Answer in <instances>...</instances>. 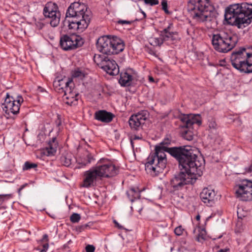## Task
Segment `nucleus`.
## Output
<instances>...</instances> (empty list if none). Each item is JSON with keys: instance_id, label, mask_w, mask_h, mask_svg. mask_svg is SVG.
<instances>
[{"instance_id": "obj_1", "label": "nucleus", "mask_w": 252, "mask_h": 252, "mask_svg": "<svg viewBox=\"0 0 252 252\" xmlns=\"http://www.w3.org/2000/svg\"><path fill=\"white\" fill-rule=\"evenodd\" d=\"M171 140L165 138L162 142L155 146V152L151 153L145 163V170L153 176H157L163 172L167 164L165 152L175 158L178 162L185 165L184 158L194 156L195 155L189 146H180L168 148Z\"/></svg>"}, {"instance_id": "obj_2", "label": "nucleus", "mask_w": 252, "mask_h": 252, "mask_svg": "<svg viewBox=\"0 0 252 252\" xmlns=\"http://www.w3.org/2000/svg\"><path fill=\"white\" fill-rule=\"evenodd\" d=\"M185 165L179 162L180 172L175 174L170 181V191L174 192L182 189L188 184H193L197 178L202 175L204 160L200 157L194 156L184 158Z\"/></svg>"}, {"instance_id": "obj_3", "label": "nucleus", "mask_w": 252, "mask_h": 252, "mask_svg": "<svg viewBox=\"0 0 252 252\" xmlns=\"http://www.w3.org/2000/svg\"><path fill=\"white\" fill-rule=\"evenodd\" d=\"M66 19L63 22L64 26L67 25L69 30L74 32H82L86 29L91 21V14L88 10L87 6L84 3L74 2L70 4L66 12Z\"/></svg>"}, {"instance_id": "obj_4", "label": "nucleus", "mask_w": 252, "mask_h": 252, "mask_svg": "<svg viewBox=\"0 0 252 252\" xmlns=\"http://www.w3.org/2000/svg\"><path fill=\"white\" fill-rule=\"evenodd\" d=\"M224 17L227 23L243 28L251 24L252 20V4L247 2L235 3L227 7Z\"/></svg>"}, {"instance_id": "obj_5", "label": "nucleus", "mask_w": 252, "mask_h": 252, "mask_svg": "<svg viewBox=\"0 0 252 252\" xmlns=\"http://www.w3.org/2000/svg\"><path fill=\"white\" fill-rule=\"evenodd\" d=\"M188 9L192 19L198 23L212 20L211 12L213 10L209 0H189Z\"/></svg>"}, {"instance_id": "obj_6", "label": "nucleus", "mask_w": 252, "mask_h": 252, "mask_svg": "<svg viewBox=\"0 0 252 252\" xmlns=\"http://www.w3.org/2000/svg\"><path fill=\"white\" fill-rule=\"evenodd\" d=\"M238 41L236 34L229 31H220L213 34L212 43L214 48L221 53H226L232 50Z\"/></svg>"}, {"instance_id": "obj_7", "label": "nucleus", "mask_w": 252, "mask_h": 252, "mask_svg": "<svg viewBox=\"0 0 252 252\" xmlns=\"http://www.w3.org/2000/svg\"><path fill=\"white\" fill-rule=\"evenodd\" d=\"M96 45L100 52L109 55L118 54L125 48L124 41L117 36H101L97 39Z\"/></svg>"}, {"instance_id": "obj_8", "label": "nucleus", "mask_w": 252, "mask_h": 252, "mask_svg": "<svg viewBox=\"0 0 252 252\" xmlns=\"http://www.w3.org/2000/svg\"><path fill=\"white\" fill-rule=\"evenodd\" d=\"M236 197L242 201H252V180L244 179L234 187Z\"/></svg>"}, {"instance_id": "obj_9", "label": "nucleus", "mask_w": 252, "mask_h": 252, "mask_svg": "<svg viewBox=\"0 0 252 252\" xmlns=\"http://www.w3.org/2000/svg\"><path fill=\"white\" fill-rule=\"evenodd\" d=\"M101 179L110 178L117 175L119 168L113 162L107 159L101 158L95 166Z\"/></svg>"}, {"instance_id": "obj_10", "label": "nucleus", "mask_w": 252, "mask_h": 252, "mask_svg": "<svg viewBox=\"0 0 252 252\" xmlns=\"http://www.w3.org/2000/svg\"><path fill=\"white\" fill-rule=\"evenodd\" d=\"M94 62L103 70L110 75H116L119 72V68L116 62L110 60L104 55L95 54Z\"/></svg>"}, {"instance_id": "obj_11", "label": "nucleus", "mask_w": 252, "mask_h": 252, "mask_svg": "<svg viewBox=\"0 0 252 252\" xmlns=\"http://www.w3.org/2000/svg\"><path fill=\"white\" fill-rule=\"evenodd\" d=\"M248 52L241 48L232 53L230 60L232 66L241 72H246Z\"/></svg>"}, {"instance_id": "obj_12", "label": "nucleus", "mask_w": 252, "mask_h": 252, "mask_svg": "<svg viewBox=\"0 0 252 252\" xmlns=\"http://www.w3.org/2000/svg\"><path fill=\"white\" fill-rule=\"evenodd\" d=\"M23 101L21 95H18L16 98H14L7 94L4 103L2 104L1 107L5 113L8 115H10V113L17 114L19 112L21 104Z\"/></svg>"}, {"instance_id": "obj_13", "label": "nucleus", "mask_w": 252, "mask_h": 252, "mask_svg": "<svg viewBox=\"0 0 252 252\" xmlns=\"http://www.w3.org/2000/svg\"><path fill=\"white\" fill-rule=\"evenodd\" d=\"M84 43L83 39L76 35H64L60 38V45L65 51L71 50L81 46Z\"/></svg>"}, {"instance_id": "obj_14", "label": "nucleus", "mask_w": 252, "mask_h": 252, "mask_svg": "<svg viewBox=\"0 0 252 252\" xmlns=\"http://www.w3.org/2000/svg\"><path fill=\"white\" fill-rule=\"evenodd\" d=\"M101 180L97 170L94 166L84 172L82 187L86 188L94 187Z\"/></svg>"}, {"instance_id": "obj_15", "label": "nucleus", "mask_w": 252, "mask_h": 252, "mask_svg": "<svg viewBox=\"0 0 252 252\" xmlns=\"http://www.w3.org/2000/svg\"><path fill=\"white\" fill-rule=\"evenodd\" d=\"M148 117L149 113L148 111L141 110L130 116L128 121L129 126L132 129L138 130L145 123Z\"/></svg>"}, {"instance_id": "obj_16", "label": "nucleus", "mask_w": 252, "mask_h": 252, "mask_svg": "<svg viewBox=\"0 0 252 252\" xmlns=\"http://www.w3.org/2000/svg\"><path fill=\"white\" fill-rule=\"evenodd\" d=\"M55 89L59 93H65L68 89L74 87L72 79L68 78L60 79L57 78L53 82Z\"/></svg>"}, {"instance_id": "obj_17", "label": "nucleus", "mask_w": 252, "mask_h": 252, "mask_svg": "<svg viewBox=\"0 0 252 252\" xmlns=\"http://www.w3.org/2000/svg\"><path fill=\"white\" fill-rule=\"evenodd\" d=\"M181 121L183 123L182 127L187 128H190L195 124L198 125L201 124V118L199 115H184L181 117Z\"/></svg>"}, {"instance_id": "obj_18", "label": "nucleus", "mask_w": 252, "mask_h": 252, "mask_svg": "<svg viewBox=\"0 0 252 252\" xmlns=\"http://www.w3.org/2000/svg\"><path fill=\"white\" fill-rule=\"evenodd\" d=\"M136 77V72L132 69L128 68L121 73L119 82L122 86H129Z\"/></svg>"}, {"instance_id": "obj_19", "label": "nucleus", "mask_w": 252, "mask_h": 252, "mask_svg": "<svg viewBox=\"0 0 252 252\" xmlns=\"http://www.w3.org/2000/svg\"><path fill=\"white\" fill-rule=\"evenodd\" d=\"M215 195V191L207 188L203 189L200 194V197L202 201L210 206H212L214 203Z\"/></svg>"}, {"instance_id": "obj_20", "label": "nucleus", "mask_w": 252, "mask_h": 252, "mask_svg": "<svg viewBox=\"0 0 252 252\" xmlns=\"http://www.w3.org/2000/svg\"><path fill=\"white\" fill-rule=\"evenodd\" d=\"M94 160L95 158L92 154L86 151L76 159V162L79 165L78 168H80L88 166Z\"/></svg>"}, {"instance_id": "obj_21", "label": "nucleus", "mask_w": 252, "mask_h": 252, "mask_svg": "<svg viewBox=\"0 0 252 252\" xmlns=\"http://www.w3.org/2000/svg\"><path fill=\"white\" fill-rule=\"evenodd\" d=\"M94 117L95 120L104 123H109L113 120L115 115L111 112L103 110L96 111Z\"/></svg>"}, {"instance_id": "obj_22", "label": "nucleus", "mask_w": 252, "mask_h": 252, "mask_svg": "<svg viewBox=\"0 0 252 252\" xmlns=\"http://www.w3.org/2000/svg\"><path fill=\"white\" fill-rule=\"evenodd\" d=\"M79 94L74 91V87L67 90L63 95L64 100H66L65 103L68 105H75L77 103Z\"/></svg>"}, {"instance_id": "obj_23", "label": "nucleus", "mask_w": 252, "mask_h": 252, "mask_svg": "<svg viewBox=\"0 0 252 252\" xmlns=\"http://www.w3.org/2000/svg\"><path fill=\"white\" fill-rule=\"evenodd\" d=\"M61 18V12L49 13V5H48V23L51 27H56L60 23Z\"/></svg>"}, {"instance_id": "obj_24", "label": "nucleus", "mask_w": 252, "mask_h": 252, "mask_svg": "<svg viewBox=\"0 0 252 252\" xmlns=\"http://www.w3.org/2000/svg\"><path fill=\"white\" fill-rule=\"evenodd\" d=\"M59 149V144L56 138L53 137L52 140L48 142V157L55 156Z\"/></svg>"}, {"instance_id": "obj_25", "label": "nucleus", "mask_w": 252, "mask_h": 252, "mask_svg": "<svg viewBox=\"0 0 252 252\" xmlns=\"http://www.w3.org/2000/svg\"><path fill=\"white\" fill-rule=\"evenodd\" d=\"M140 192L138 188H132L127 191L126 194L130 200L133 202L134 200L140 198Z\"/></svg>"}, {"instance_id": "obj_26", "label": "nucleus", "mask_w": 252, "mask_h": 252, "mask_svg": "<svg viewBox=\"0 0 252 252\" xmlns=\"http://www.w3.org/2000/svg\"><path fill=\"white\" fill-rule=\"evenodd\" d=\"M72 156L70 153H65L61 157V162L64 166L68 167L72 163Z\"/></svg>"}, {"instance_id": "obj_27", "label": "nucleus", "mask_w": 252, "mask_h": 252, "mask_svg": "<svg viewBox=\"0 0 252 252\" xmlns=\"http://www.w3.org/2000/svg\"><path fill=\"white\" fill-rule=\"evenodd\" d=\"M36 155L37 158L46 161L47 159V148L37 150Z\"/></svg>"}, {"instance_id": "obj_28", "label": "nucleus", "mask_w": 252, "mask_h": 252, "mask_svg": "<svg viewBox=\"0 0 252 252\" xmlns=\"http://www.w3.org/2000/svg\"><path fill=\"white\" fill-rule=\"evenodd\" d=\"M246 73H252V52H248Z\"/></svg>"}, {"instance_id": "obj_29", "label": "nucleus", "mask_w": 252, "mask_h": 252, "mask_svg": "<svg viewBox=\"0 0 252 252\" xmlns=\"http://www.w3.org/2000/svg\"><path fill=\"white\" fill-rule=\"evenodd\" d=\"M172 24H169L168 27L167 28L164 29L163 30V31L162 32V33L163 34H165L164 39H165V38H167V39L171 38V39H172V37L173 36V35L174 34V33L173 32H170L169 31H170V29L171 27H172Z\"/></svg>"}, {"instance_id": "obj_30", "label": "nucleus", "mask_w": 252, "mask_h": 252, "mask_svg": "<svg viewBox=\"0 0 252 252\" xmlns=\"http://www.w3.org/2000/svg\"><path fill=\"white\" fill-rule=\"evenodd\" d=\"M183 138L188 141L192 140L193 135L192 132L190 130H184L182 132Z\"/></svg>"}, {"instance_id": "obj_31", "label": "nucleus", "mask_w": 252, "mask_h": 252, "mask_svg": "<svg viewBox=\"0 0 252 252\" xmlns=\"http://www.w3.org/2000/svg\"><path fill=\"white\" fill-rule=\"evenodd\" d=\"M48 5H49V13H55L57 12H60L57 4L55 2L52 1L48 2Z\"/></svg>"}, {"instance_id": "obj_32", "label": "nucleus", "mask_w": 252, "mask_h": 252, "mask_svg": "<svg viewBox=\"0 0 252 252\" xmlns=\"http://www.w3.org/2000/svg\"><path fill=\"white\" fill-rule=\"evenodd\" d=\"M37 167V164L34 163H32L29 161H26L25 162L23 166V170H28L32 168H35Z\"/></svg>"}, {"instance_id": "obj_33", "label": "nucleus", "mask_w": 252, "mask_h": 252, "mask_svg": "<svg viewBox=\"0 0 252 252\" xmlns=\"http://www.w3.org/2000/svg\"><path fill=\"white\" fill-rule=\"evenodd\" d=\"M163 43V41L159 38H152L150 40V43L154 46H160Z\"/></svg>"}, {"instance_id": "obj_34", "label": "nucleus", "mask_w": 252, "mask_h": 252, "mask_svg": "<svg viewBox=\"0 0 252 252\" xmlns=\"http://www.w3.org/2000/svg\"><path fill=\"white\" fill-rule=\"evenodd\" d=\"M80 219V215L77 213H73L71 215L70 217V220L73 223H76L79 222Z\"/></svg>"}, {"instance_id": "obj_35", "label": "nucleus", "mask_w": 252, "mask_h": 252, "mask_svg": "<svg viewBox=\"0 0 252 252\" xmlns=\"http://www.w3.org/2000/svg\"><path fill=\"white\" fill-rule=\"evenodd\" d=\"M90 228V226L89 224H84L83 225H79L77 226L75 228L76 231L80 233L83 231H84L85 230Z\"/></svg>"}, {"instance_id": "obj_36", "label": "nucleus", "mask_w": 252, "mask_h": 252, "mask_svg": "<svg viewBox=\"0 0 252 252\" xmlns=\"http://www.w3.org/2000/svg\"><path fill=\"white\" fill-rule=\"evenodd\" d=\"M145 4H149L151 6L157 5L159 3L158 0H144Z\"/></svg>"}, {"instance_id": "obj_37", "label": "nucleus", "mask_w": 252, "mask_h": 252, "mask_svg": "<svg viewBox=\"0 0 252 252\" xmlns=\"http://www.w3.org/2000/svg\"><path fill=\"white\" fill-rule=\"evenodd\" d=\"M184 230V229L183 228L182 226H178L176 228H175V229L174 230V232L176 235H177L178 236H180V235H182Z\"/></svg>"}, {"instance_id": "obj_38", "label": "nucleus", "mask_w": 252, "mask_h": 252, "mask_svg": "<svg viewBox=\"0 0 252 252\" xmlns=\"http://www.w3.org/2000/svg\"><path fill=\"white\" fill-rule=\"evenodd\" d=\"M205 236L206 232L204 229H202V231L198 235L197 240L198 241H200L201 240H205Z\"/></svg>"}, {"instance_id": "obj_39", "label": "nucleus", "mask_w": 252, "mask_h": 252, "mask_svg": "<svg viewBox=\"0 0 252 252\" xmlns=\"http://www.w3.org/2000/svg\"><path fill=\"white\" fill-rule=\"evenodd\" d=\"M208 125L209 127L211 129H216L217 128V125L216 124V122L213 120L209 121Z\"/></svg>"}, {"instance_id": "obj_40", "label": "nucleus", "mask_w": 252, "mask_h": 252, "mask_svg": "<svg viewBox=\"0 0 252 252\" xmlns=\"http://www.w3.org/2000/svg\"><path fill=\"white\" fill-rule=\"evenodd\" d=\"M162 8L166 13H169L167 7V2L165 0H163L161 2Z\"/></svg>"}, {"instance_id": "obj_41", "label": "nucleus", "mask_w": 252, "mask_h": 252, "mask_svg": "<svg viewBox=\"0 0 252 252\" xmlns=\"http://www.w3.org/2000/svg\"><path fill=\"white\" fill-rule=\"evenodd\" d=\"M95 247L93 245H88L86 247V252H94Z\"/></svg>"}, {"instance_id": "obj_42", "label": "nucleus", "mask_w": 252, "mask_h": 252, "mask_svg": "<svg viewBox=\"0 0 252 252\" xmlns=\"http://www.w3.org/2000/svg\"><path fill=\"white\" fill-rule=\"evenodd\" d=\"M132 23V21H127V20H119L117 21V23L118 24H120L122 25H123L124 24H128L130 25Z\"/></svg>"}, {"instance_id": "obj_43", "label": "nucleus", "mask_w": 252, "mask_h": 252, "mask_svg": "<svg viewBox=\"0 0 252 252\" xmlns=\"http://www.w3.org/2000/svg\"><path fill=\"white\" fill-rule=\"evenodd\" d=\"M55 117H56V121H55L56 124L57 126H59L61 124V116L57 114L55 115Z\"/></svg>"}, {"instance_id": "obj_44", "label": "nucleus", "mask_w": 252, "mask_h": 252, "mask_svg": "<svg viewBox=\"0 0 252 252\" xmlns=\"http://www.w3.org/2000/svg\"><path fill=\"white\" fill-rule=\"evenodd\" d=\"M10 196L8 194H0V204L5 201L6 198Z\"/></svg>"}, {"instance_id": "obj_45", "label": "nucleus", "mask_w": 252, "mask_h": 252, "mask_svg": "<svg viewBox=\"0 0 252 252\" xmlns=\"http://www.w3.org/2000/svg\"><path fill=\"white\" fill-rule=\"evenodd\" d=\"M142 138L141 136H137V135H133L132 137H131L130 139V143L132 145V146H133V141L134 140H137V139H141Z\"/></svg>"}, {"instance_id": "obj_46", "label": "nucleus", "mask_w": 252, "mask_h": 252, "mask_svg": "<svg viewBox=\"0 0 252 252\" xmlns=\"http://www.w3.org/2000/svg\"><path fill=\"white\" fill-rule=\"evenodd\" d=\"M82 73L80 71H75L73 74V76L74 77H78L82 75Z\"/></svg>"}, {"instance_id": "obj_47", "label": "nucleus", "mask_w": 252, "mask_h": 252, "mask_svg": "<svg viewBox=\"0 0 252 252\" xmlns=\"http://www.w3.org/2000/svg\"><path fill=\"white\" fill-rule=\"evenodd\" d=\"M246 171L248 173L252 172V164L250 165L248 167L246 168Z\"/></svg>"}, {"instance_id": "obj_48", "label": "nucleus", "mask_w": 252, "mask_h": 252, "mask_svg": "<svg viewBox=\"0 0 252 252\" xmlns=\"http://www.w3.org/2000/svg\"><path fill=\"white\" fill-rule=\"evenodd\" d=\"M113 222L115 224L116 226L117 227H118L119 228H120V229H122L123 228V226L120 225L119 224V223L116 220H114Z\"/></svg>"}, {"instance_id": "obj_49", "label": "nucleus", "mask_w": 252, "mask_h": 252, "mask_svg": "<svg viewBox=\"0 0 252 252\" xmlns=\"http://www.w3.org/2000/svg\"><path fill=\"white\" fill-rule=\"evenodd\" d=\"M37 91L38 92H40V93H43V92H46V90L41 87H38V89H37Z\"/></svg>"}, {"instance_id": "obj_50", "label": "nucleus", "mask_w": 252, "mask_h": 252, "mask_svg": "<svg viewBox=\"0 0 252 252\" xmlns=\"http://www.w3.org/2000/svg\"><path fill=\"white\" fill-rule=\"evenodd\" d=\"M47 6H45L43 9V14H44L45 17H47Z\"/></svg>"}, {"instance_id": "obj_51", "label": "nucleus", "mask_w": 252, "mask_h": 252, "mask_svg": "<svg viewBox=\"0 0 252 252\" xmlns=\"http://www.w3.org/2000/svg\"><path fill=\"white\" fill-rule=\"evenodd\" d=\"M149 80L150 82H154V79L152 76H149Z\"/></svg>"}, {"instance_id": "obj_52", "label": "nucleus", "mask_w": 252, "mask_h": 252, "mask_svg": "<svg viewBox=\"0 0 252 252\" xmlns=\"http://www.w3.org/2000/svg\"><path fill=\"white\" fill-rule=\"evenodd\" d=\"M229 251L228 250H223V249H221L218 252H228Z\"/></svg>"}, {"instance_id": "obj_53", "label": "nucleus", "mask_w": 252, "mask_h": 252, "mask_svg": "<svg viewBox=\"0 0 252 252\" xmlns=\"http://www.w3.org/2000/svg\"><path fill=\"white\" fill-rule=\"evenodd\" d=\"M26 185H23L21 187V188L19 189V192H20L21 190H22L26 186Z\"/></svg>"}, {"instance_id": "obj_54", "label": "nucleus", "mask_w": 252, "mask_h": 252, "mask_svg": "<svg viewBox=\"0 0 252 252\" xmlns=\"http://www.w3.org/2000/svg\"><path fill=\"white\" fill-rule=\"evenodd\" d=\"M200 219V216L198 215H197L196 217V219L198 220H199Z\"/></svg>"}, {"instance_id": "obj_55", "label": "nucleus", "mask_w": 252, "mask_h": 252, "mask_svg": "<svg viewBox=\"0 0 252 252\" xmlns=\"http://www.w3.org/2000/svg\"><path fill=\"white\" fill-rule=\"evenodd\" d=\"M143 15H144V17H145L146 16V14L145 13V12H144V11H142V12Z\"/></svg>"}]
</instances>
